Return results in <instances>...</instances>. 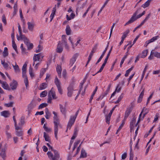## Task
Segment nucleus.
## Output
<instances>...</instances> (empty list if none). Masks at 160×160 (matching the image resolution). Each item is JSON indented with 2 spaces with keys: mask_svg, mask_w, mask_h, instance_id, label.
<instances>
[{
  "mask_svg": "<svg viewBox=\"0 0 160 160\" xmlns=\"http://www.w3.org/2000/svg\"><path fill=\"white\" fill-rule=\"evenodd\" d=\"M144 93V89L142 90L141 93L140 94L138 100V103H140L142 101L143 96Z\"/></svg>",
  "mask_w": 160,
  "mask_h": 160,
  "instance_id": "14",
  "label": "nucleus"
},
{
  "mask_svg": "<svg viewBox=\"0 0 160 160\" xmlns=\"http://www.w3.org/2000/svg\"><path fill=\"white\" fill-rule=\"evenodd\" d=\"M29 72L30 76L32 78L34 77V75L33 72V68L31 67V66H30L29 68Z\"/></svg>",
  "mask_w": 160,
  "mask_h": 160,
  "instance_id": "28",
  "label": "nucleus"
},
{
  "mask_svg": "<svg viewBox=\"0 0 160 160\" xmlns=\"http://www.w3.org/2000/svg\"><path fill=\"white\" fill-rule=\"evenodd\" d=\"M28 49L31 50L33 47V44L32 43H30L27 46Z\"/></svg>",
  "mask_w": 160,
  "mask_h": 160,
  "instance_id": "56",
  "label": "nucleus"
},
{
  "mask_svg": "<svg viewBox=\"0 0 160 160\" xmlns=\"http://www.w3.org/2000/svg\"><path fill=\"white\" fill-rule=\"evenodd\" d=\"M13 103L14 102H10L8 103H5L4 106L8 107H12Z\"/></svg>",
  "mask_w": 160,
  "mask_h": 160,
  "instance_id": "42",
  "label": "nucleus"
},
{
  "mask_svg": "<svg viewBox=\"0 0 160 160\" xmlns=\"http://www.w3.org/2000/svg\"><path fill=\"white\" fill-rule=\"evenodd\" d=\"M111 116H109L108 115V116H106V120L107 123L109 124L110 123V120Z\"/></svg>",
  "mask_w": 160,
  "mask_h": 160,
  "instance_id": "47",
  "label": "nucleus"
},
{
  "mask_svg": "<svg viewBox=\"0 0 160 160\" xmlns=\"http://www.w3.org/2000/svg\"><path fill=\"white\" fill-rule=\"evenodd\" d=\"M117 105H116L114 107L112 108V109L110 111V112L109 113L108 115L109 116H111L112 115V113L113 111L115 110L116 107L117 106Z\"/></svg>",
  "mask_w": 160,
  "mask_h": 160,
  "instance_id": "60",
  "label": "nucleus"
},
{
  "mask_svg": "<svg viewBox=\"0 0 160 160\" xmlns=\"http://www.w3.org/2000/svg\"><path fill=\"white\" fill-rule=\"evenodd\" d=\"M149 112V110L147 108H144V111L143 112H144V113H143L142 116V118H144L146 115Z\"/></svg>",
  "mask_w": 160,
  "mask_h": 160,
  "instance_id": "54",
  "label": "nucleus"
},
{
  "mask_svg": "<svg viewBox=\"0 0 160 160\" xmlns=\"http://www.w3.org/2000/svg\"><path fill=\"white\" fill-rule=\"evenodd\" d=\"M63 51V48L61 45V44L59 43L58 45L56 52L58 53H61Z\"/></svg>",
  "mask_w": 160,
  "mask_h": 160,
  "instance_id": "17",
  "label": "nucleus"
},
{
  "mask_svg": "<svg viewBox=\"0 0 160 160\" xmlns=\"http://www.w3.org/2000/svg\"><path fill=\"white\" fill-rule=\"evenodd\" d=\"M46 72L45 68H42L40 71V76L42 77Z\"/></svg>",
  "mask_w": 160,
  "mask_h": 160,
  "instance_id": "53",
  "label": "nucleus"
},
{
  "mask_svg": "<svg viewBox=\"0 0 160 160\" xmlns=\"http://www.w3.org/2000/svg\"><path fill=\"white\" fill-rule=\"evenodd\" d=\"M2 22H3L5 25H6L7 23V22L6 20V18L5 17V15L3 14L2 17Z\"/></svg>",
  "mask_w": 160,
  "mask_h": 160,
  "instance_id": "50",
  "label": "nucleus"
},
{
  "mask_svg": "<svg viewBox=\"0 0 160 160\" xmlns=\"http://www.w3.org/2000/svg\"><path fill=\"white\" fill-rule=\"evenodd\" d=\"M87 153L86 151L83 148H82L81 151V154L80 157V158H86L87 157Z\"/></svg>",
  "mask_w": 160,
  "mask_h": 160,
  "instance_id": "19",
  "label": "nucleus"
},
{
  "mask_svg": "<svg viewBox=\"0 0 160 160\" xmlns=\"http://www.w3.org/2000/svg\"><path fill=\"white\" fill-rule=\"evenodd\" d=\"M54 82L57 88L61 86V83L57 76L55 78Z\"/></svg>",
  "mask_w": 160,
  "mask_h": 160,
  "instance_id": "23",
  "label": "nucleus"
},
{
  "mask_svg": "<svg viewBox=\"0 0 160 160\" xmlns=\"http://www.w3.org/2000/svg\"><path fill=\"white\" fill-rule=\"evenodd\" d=\"M151 54H154V56L155 57L160 58V53L159 52H154L152 51H151Z\"/></svg>",
  "mask_w": 160,
  "mask_h": 160,
  "instance_id": "25",
  "label": "nucleus"
},
{
  "mask_svg": "<svg viewBox=\"0 0 160 160\" xmlns=\"http://www.w3.org/2000/svg\"><path fill=\"white\" fill-rule=\"evenodd\" d=\"M79 110L80 109H79L76 112L75 115L74 116H71V117L70 120L67 125V129L66 131V132L68 129H70L72 126L74 124Z\"/></svg>",
  "mask_w": 160,
  "mask_h": 160,
  "instance_id": "4",
  "label": "nucleus"
},
{
  "mask_svg": "<svg viewBox=\"0 0 160 160\" xmlns=\"http://www.w3.org/2000/svg\"><path fill=\"white\" fill-rule=\"evenodd\" d=\"M56 70L59 76L61 77L62 70L61 67L60 65H58L56 68Z\"/></svg>",
  "mask_w": 160,
  "mask_h": 160,
  "instance_id": "18",
  "label": "nucleus"
},
{
  "mask_svg": "<svg viewBox=\"0 0 160 160\" xmlns=\"http://www.w3.org/2000/svg\"><path fill=\"white\" fill-rule=\"evenodd\" d=\"M133 154L132 152H130L129 160H133Z\"/></svg>",
  "mask_w": 160,
  "mask_h": 160,
  "instance_id": "61",
  "label": "nucleus"
},
{
  "mask_svg": "<svg viewBox=\"0 0 160 160\" xmlns=\"http://www.w3.org/2000/svg\"><path fill=\"white\" fill-rule=\"evenodd\" d=\"M0 156L2 157L4 160H5L6 156L5 152H1L0 153Z\"/></svg>",
  "mask_w": 160,
  "mask_h": 160,
  "instance_id": "49",
  "label": "nucleus"
},
{
  "mask_svg": "<svg viewBox=\"0 0 160 160\" xmlns=\"http://www.w3.org/2000/svg\"><path fill=\"white\" fill-rule=\"evenodd\" d=\"M53 114H54L53 117V123L54 124V135L56 139H58V127L61 126L60 121L58 116L57 113L55 111L53 112Z\"/></svg>",
  "mask_w": 160,
  "mask_h": 160,
  "instance_id": "1",
  "label": "nucleus"
},
{
  "mask_svg": "<svg viewBox=\"0 0 160 160\" xmlns=\"http://www.w3.org/2000/svg\"><path fill=\"white\" fill-rule=\"evenodd\" d=\"M16 135L18 137L22 136L23 135V131L21 129L20 131L16 130Z\"/></svg>",
  "mask_w": 160,
  "mask_h": 160,
  "instance_id": "31",
  "label": "nucleus"
},
{
  "mask_svg": "<svg viewBox=\"0 0 160 160\" xmlns=\"http://www.w3.org/2000/svg\"><path fill=\"white\" fill-rule=\"evenodd\" d=\"M18 82L15 80H13L10 84L11 89L13 90L16 89L18 85Z\"/></svg>",
  "mask_w": 160,
  "mask_h": 160,
  "instance_id": "10",
  "label": "nucleus"
},
{
  "mask_svg": "<svg viewBox=\"0 0 160 160\" xmlns=\"http://www.w3.org/2000/svg\"><path fill=\"white\" fill-rule=\"evenodd\" d=\"M6 134L7 135V137L8 138H11V133L8 132V131L6 130Z\"/></svg>",
  "mask_w": 160,
  "mask_h": 160,
  "instance_id": "59",
  "label": "nucleus"
},
{
  "mask_svg": "<svg viewBox=\"0 0 160 160\" xmlns=\"http://www.w3.org/2000/svg\"><path fill=\"white\" fill-rule=\"evenodd\" d=\"M44 56L42 53H40L38 54H34L33 57V60L34 62L36 61H42Z\"/></svg>",
  "mask_w": 160,
  "mask_h": 160,
  "instance_id": "6",
  "label": "nucleus"
},
{
  "mask_svg": "<svg viewBox=\"0 0 160 160\" xmlns=\"http://www.w3.org/2000/svg\"><path fill=\"white\" fill-rule=\"evenodd\" d=\"M127 156V153L126 152L124 153L122 156V159H125Z\"/></svg>",
  "mask_w": 160,
  "mask_h": 160,
  "instance_id": "62",
  "label": "nucleus"
},
{
  "mask_svg": "<svg viewBox=\"0 0 160 160\" xmlns=\"http://www.w3.org/2000/svg\"><path fill=\"white\" fill-rule=\"evenodd\" d=\"M48 106V104L46 103H42L40 104L38 107V109L42 108L44 107H46Z\"/></svg>",
  "mask_w": 160,
  "mask_h": 160,
  "instance_id": "41",
  "label": "nucleus"
},
{
  "mask_svg": "<svg viewBox=\"0 0 160 160\" xmlns=\"http://www.w3.org/2000/svg\"><path fill=\"white\" fill-rule=\"evenodd\" d=\"M141 9V8H138L137 10L133 14L131 17H132V18L134 17H135V16H136L139 13V11H140Z\"/></svg>",
  "mask_w": 160,
  "mask_h": 160,
  "instance_id": "48",
  "label": "nucleus"
},
{
  "mask_svg": "<svg viewBox=\"0 0 160 160\" xmlns=\"http://www.w3.org/2000/svg\"><path fill=\"white\" fill-rule=\"evenodd\" d=\"M27 64L25 63L22 66V72H26Z\"/></svg>",
  "mask_w": 160,
  "mask_h": 160,
  "instance_id": "52",
  "label": "nucleus"
},
{
  "mask_svg": "<svg viewBox=\"0 0 160 160\" xmlns=\"http://www.w3.org/2000/svg\"><path fill=\"white\" fill-rule=\"evenodd\" d=\"M81 144H80L79 146V147L78 148H77V152H76V154H75L74 155V157H75L76 155L78 154V153H79V152L80 151V149H81Z\"/></svg>",
  "mask_w": 160,
  "mask_h": 160,
  "instance_id": "58",
  "label": "nucleus"
},
{
  "mask_svg": "<svg viewBox=\"0 0 160 160\" xmlns=\"http://www.w3.org/2000/svg\"><path fill=\"white\" fill-rule=\"evenodd\" d=\"M68 96L69 97H71L73 91V84H70L68 88Z\"/></svg>",
  "mask_w": 160,
  "mask_h": 160,
  "instance_id": "9",
  "label": "nucleus"
},
{
  "mask_svg": "<svg viewBox=\"0 0 160 160\" xmlns=\"http://www.w3.org/2000/svg\"><path fill=\"white\" fill-rule=\"evenodd\" d=\"M119 85L118 84V85L117 86L116 88L115 89V91L116 92H118L120 91V90L121 89V88L120 87L119 88Z\"/></svg>",
  "mask_w": 160,
  "mask_h": 160,
  "instance_id": "57",
  "label": "nucleus"
},
{
  "mask_svg": "<svg viewBox=\"0 0 160 160\" xmlns=\"http://www.w3.org/2000/svg\"><path fill=\"white\" fill-rule=\"evenodd\" d=\"M85 82H86V79H84L83 80L82 82H81V83H80V85L79 86L80 89H79V92H81V91H82V90L83 88V85L85 83Z\"/></svg>",
  "mask_w": 160,
  "mask_h": 160,
  "instance_id": "33",
  "label": "nucleus"
},
{
  "mask_svg": "<svg viewBox=\"0 0 160 160\" xmlns=\"http://www.w3.org/2000/svg\"><path fill=\"white\" fill-rule=\"evenodd\" d=\"M18 29L19 32V36H21L22 35H23L22 34V30H21L20 25L19 24H18Z\"/></svg>",
  "mask_w": 160,
  "mask_h": 160,
  "instance_id": "55",
  "label": "nucleus"
},
{
  "mask_svg": "<svg viewBox=\"0 0 160 160\" xmlns=\"http://www.w3.org/2000/svg\"><path fill=\"white\" fill-rule=\"evenodd\" d=\"M43 134V137L45 138V140L46 141L50 142V140L49 138V135L48 134H47L45 132H44Z\"/></svg>",
  "mask_w": 160,
  "mask_h": 160,
  "instance_id": "27",
  "label": "nucleus"
},
{
  "mask_svg": "<svg viewBox=\"0 0 160 160\" xmlns=\"http://www.w3.org/2000/svg\"><path fill=\"white\" fill-rule=\"evenodd\" d=\"M159 38V36H157L153 37L152 38L149 40L151 42H153L157 40Z\"/></svg>",
  "mask_w": 160,
  "mask_h": 160,
  "instance_id": "43",
  "label": "nucleus"
},
{
  "mask_svg": "<svg viewBox=\"0 0 160 160\" xmlns=\"http://www.w3.org/2000/svg\"><path fill=\"white\" fill-rule=\"evenodd\" d=\"M47 87V84L46 83H42L40 85V89L42 90L45 89Z\"/></svg>",
  "mask_w": 160,
  "mask_h": 160,
  "instance_id": "37",
  "label": "nucleus"
},
{
  "mask_svg": "<svg viewBox=\"0 0 160 160\" xmlns=\"http://www.w3.org/2000/svg\"><path fill=\"white\" fill-rule=\"evenodd\" d=\"M1 114L5 118H7L9 117L10 114L9 111H4L1 112Z\"/></svg>",
  "mask_w": 160,
  "mask_h": 160,
  "instance_id": "15",
  "label": "nucleus"
},
{
  "mask_svg": "<svg viewBox=\"0 0 160 160\" xmlns=\"http://www.w3.org/2000/svg\"><path fill=\"white\" fill-rule=\"evenodd\" d=\"M57 98V97L56 96L55 92L54 90V88H52L48 93V103H51L52 99H56Z\"/></svg>",
  "mask_w": 160,
  "mask_h": 160,
  "instance_id": "3",
  "label": "nucleus"
},
{
  "mask_svg": "<svg viewBox=\"0 0 160 160\" xmlns=\"http://www.w3.org/2000/svg\"><path fill=\"white\" fill-rule=\"evenodd\" d=\"M3 55L4 57H6L8 55V51H3Z\"/></svg>",
  "mask_w": 160,
  "mask_h": 160,
  "instance_id": "64",
  "label": "nucleus"
},
{
  "mask_svg": "<svg viewBox=\"0 0 160 160\" xmlns=\"http://www.w3.org/2000/svg\"><path fill=\"white\" fill-rule=\"evenodd\" d=\"M66 33L67 35L71 34L72 30L69 25H67L66 29Z\"/></svg>",
  "mask_w": 160,
  "mask_h": 160,
  "instance_id": "16",
  "label": "nucleus"
},
{
  "mask_svg": "<svg viewBox=\"0 0 160 160\" xmlns=\"http://www.w3.org/2000/svg\"><path fill=\"white\" fill-rule=\"evenodd\" d=\"M47 92L46 91H44L42 92L40 94V97H44L47 96Z\"/></svg>",
  "mask_w": 160,
  "mask_h": 160,
  "instance_id": "40",
  "label": "nucleus"
},
{
  "mask_svg": "<svg viewBox=\"0 0 160 160\" xmlns=\"http://www.w3.org/2000/svg\"><path fill=\"white\" fill-rule=\"evenodd\" d=\"M152 0H148L144 4H142L141 7H143V8H145L148 7L149 6Z\"/></svg>",
  "mask_w": 160,
  "mask_h": 160,
  "instance_id": "20",
  "label": "nucleus"
},
{
  "mask_svg": "<svg viewBox=\"0 0 160 160\" xmlns=\"http://www.w3.org/2000/svg\"><path fill=\"white\" fill-rule=\"evenodd\" d=\"M47 145L49 149H51L52 151H53L54 153V155L51 152H48L47 154L50 160H58L60 158V155L58 152L53 149L52 147L48 143H47Z\"/></svg>",
  "mask_w": 160,
  "mask_h": 160,
  "instance_id": "2",
  "label": "nucleus"
},
{
  "mask_svg": "<svg viewBox=\"0 0 160 160\" xmlns=\"http://www.w3.org/2000/svg\"><path fill=\"white\" fill-rule=\"evenodd\" d=\"M123 93H122L121 94L120 96L118 98V100L115 102V103H118L121 100L123 97Z\"/></svg>",
  "mask_w": 160,
  "mask_h": 160,
  "instance_id": "44",
  "label": "nucleus"
},
{
  "mask_svg": "<svg viewBox=\"0 0 160 160\" xmlns=\"http://www.w3.org/2000/svg\"><path fill=\"white\" fill-rule=\"evenodd\" d=\"M1 64H2L5 68L7 69L8 67V64L5 62V61L1 60Z\"/></svg>",
  "mask_w": 160,
  "mask_h": 160,
  "instance_id": "35",
  "label": "nucleus"
},
{
  "mask_svg": "<svg viewBox=\"0 0 160 160\" xmlns=\"http://www.w3.org/2000/svg\"><path fill=\"white\" fill-rule=\"evenodd\" d=\"M45 112L46 113V115L45 116V118L46 119H48L49 118L50 112L47 108H45Z\"/></svg>",
  "mask_w": 160,
  "mask_h": 160,
  "instance_id": "29",
  "label": "nucleus"
},
{
  "mask_svg": "<svg viewBox=\"0 0 160 160\" xmlns=\"http://www.w3.org/2000/svg\"><path fill=\"white\" fill-rule=\"evenodd\" d=\"M78 56V53H75L73 55L72 58L70 60L69 65L70 66V68H71L74 63Z\"/></svg>",
  "mask_w": 160,
  "mask_h": 160,
  "instance_id": "8",
  "label": "nucleus"
},
{
  "mask_svg": "<svg viewBox=\"0 0 160 160\" xmlns=\"http://www.w3.org/2000/svg\"><path fill=\"white\" fill-rule=\"evenodd\" d=\"M17 39L18 40H23L24 43L26 46L28 45L30 43L29 40L24 35L21 36H18L17 35Z\"/></svg>",
  "mask_w": 160,
  "mask_h": 160,
  "instance_id": "5",
  "label": "nucleus"
},
{
  "mask_svg": "<svg viewBox=\"0 0 160 160\" xmlns=\"http://www.w3.org/2000/svg\"><path fill=\"white\" fill-rule=\"evenodd\" d=\"M66 36L65 35H63L62 36V43L63 44L67 43V42H66Z\"/></svg>",
  "mask_w": 160,
  "mask_h": 160,
  "instance_id": "38",
  "label": "nucleus"
},
{
  "mask_svg": "<svg viewBox=\"0 0 160 160\" xmlns=\"http://www.w3.org/2000/svg\"><path fill=\"white\" fill-rule=\"evenodd\" d=\"M12 66L16 73H18L20 72V69L18 65L16 64L15 66L12 65Z\"/></svg>",
  "mask_w": 160,
  "mask_h": 160,
  "instance_id": "26",
  "label": "nucleus"
},
{
  "mask_svg": "<svg viewBox=\"0 0 160 160\" xmlns=\"http://www.w3.org/2000/svg\"><path fill=\"white\" fill-rule=\"evenodd\" d=\"M142 16L141 14H140L138 15L137 16H135L132 18V17H131L129 20L125 24L124 26H126L129 24L135 21L141 17Z\"/></svg>",
  "mask_w": 160,
  "mask_h": 160,
  "instance_id": "7",
  "label": "nucleus"
},
{
  "mask_svg": "<svg viewBox=\"0 0 160 160\" xmlns=\"http://www.w3.org/2000/svg\"><path fill=\"white\" fill-rule=\"evenodd\" d=\"M62 74L63 77L65 78H66V74H67V72H66V70L64 69L63 70L62 73Z\"/></svg>",
  "mask_w": 160,
  "mask_h": 160,
  "instance_id": "63",
  "label": "nucleus"
},
{
  "mask_svg": "<svg viewBox=\"0 0 160 160\" xmlns=\"http://www.w3.org/2000/svg\"><path fill=\"white\" fill-rule=\"evenodd\" d=\"M93 53H93L92 52H91L89 54V56L88 58V61H87V64H86V67L87 66V65L88 64V63L90 62V61L91 60V58H92V56H93Z\"/></svg>",
  "mask_w": 160,
  "mask_h": 160,
  "instance_id": "30",
  "label": "nucleus"
},
{
  "mask_svg": "<svg viewBox=\"0 0 160 160\" xmlns=\"http://www.w3.org/2000/svg\"><path fill=\"white\" fill-rule=\"evenodd\" d=\"M2 84V87L4 89L8 90H10V88L8 85L7 83L6 82H2L1 83Z\"/></svg>",
  "mask_w": 160,
  "mask_h": 160,
  "instance_id": "13",
  "label": "nucleus"
},
{
  "mask_svg": "<svg viewBox=\"0 0 160 160\" xmlns=\"http://www.w3.org/2000/svg\"><path fill=\"white\" fill-rule=\"evenodd\" d=\"M13 8H14V11L13 13V15H15L16 14V12H17V3H15L14 4V6L13 7Z\"/></svg>",
  "mask_w": 160,
  "mask_h": 160,
  "instance_id": "46",
  "label": "nucleus"
},
{
  "mask_svg": "<svg viewBox=\"0 0 160 160\" xmlns=\"http://www.w3.org/2000/svg\"><path fill=\"white\" fill-rule=\"evenodd\" d=\"M24 117L22 116L21 118V119L20 120V122L19 123V125L22 126L24 124Z\"/></svg>",
  "mask_w": 160,
  "mask_h": 160,
  "instance_id": "36",
  "label": "nucleus"
},
{
  "mask_svg": "<svg viewBox=\"0 0 160 160\" xmlns=\"http://www.w3.org/2000/svg\"><path fill=\"white\" fill-rule=\"evenodd\" d=\"M27 24L28 25V28L29 30L30 31L32 30L34 26V23L33 22H28Z\"/></svg>",
  "mask_w": 160,
  "mask_h": 160,
  "instance_id": "21",
  "label": "nucleus"
},
{
  "mask_svg": "<svg viewBox=\"0 0 160 160\" xmlns=\"http://www.w3.org/2000/svg\"><path fill=\"white\" fill-rule=\"evenodd\" d=\"M60 109V111L61 113L65 116V117L66 116V107H63V105L61 104H59Z\"/></svg>",
  "mask_w": 160,
  "mask_h": 160,
  "instance_id": "12",
  "label": "nucleus"
},
{
  "mask_svg": "<svg viewBox=\"0 0 160 160\" xmlns=\"http://www.w3.org/2000/svg\"><path fill=\"white\" fill-rule=\"evenodd\" d=\"M98 46V44H96L92 48V50L91 51V52L94 53L96 52L97 49V47Z\"/></svg>",
  "mask_w": 160,
  "mask_h": 160,
  "instance_id": "39",
  "label": "nucleus"
},
{
  "mask_svg": "<svg viewBox=\"0 0 160 160\" xmlns=\"http://www.w3.org/2000/svg\"><path fill=\"white\" fill-rule=\"evenodd\" d=\"M147 53L148 50H147L143 51L142 52V54H140L141 56V58H144L147 56Z\"/></svg>",
  "mask_w": 160,
  "mask_h": 160,
  "instance_id": "32",
  "label": "nucleus"
},
{
  "mask_svg": "<svg viewBox=\"0 0 160 160\" xmlns=\"http://www.w3.org/2000/svg\"><path fill=\"white\" fill-rule=\"evenodd\" d=\"M24 82L25 83V85L26 87V88L27 89H28V78H24Z\"/></svg>",
  "mask_w": 160,
  "mask_h": 160,
  "instance_id": "51",
  "label": "nucleus"
},
{
  "mask_svg": "<svg viewBox=\"0 0 160 160\" xmlns=\"http://www.w3.org/2000/svg\"><path fill=\"white\" fill-rule=\"evenodd\" d=\"M147 67H148V66L147 65H146L145 66V67L144 69V70L143 71V73H142V78H141V81L143 79V78H144V75L145 74V72H146V70H147Z\"/></svg>",
  "mask_w": 160,
  "mask_h": 160,
  "instance_id": "45",
  "label": "nucleus"
},
{
  "mask_svg": "<svg viewBox=\"0 0 160 160\" xmlns=\"http://www.w3.org/2000/svg\"><path fill=\"white\" fill-rule=\"evenodd\" d=\"M132 110V108L131 107L127 109V110L126 111L125 113V116L124 117V120H126L127 118L129 116Z\"/></svg>",
  "mask_w": 160,
  "mask_h": 160,
  "instance_id": "11",
  "label": "nucleus"
},
{
  "mask_svg": "<svg viewBox=\"0 0 160 160\" xmlns=\"http://www.w3.org/2000/svg\"><path fill=\"white\" fill-rule=\"evenodd\" d=\"M130 31L129 29H127L124 32H123V35L122 37V38L123 39H125V38L127 37L128 34L129 33Z\"/></svg>",
  "mask_w": 160,
  "mask_h": 160,
  "instance_id": "24",
  "label": "nucleus"
},
{
  "mask_svg": "<svg viewBox=\"0 0 160 160\" xmlns=\"http://www.w3.org/2000/svg\"><path fill=\"white\" fill-rule=\"evenodd\" d=\"M136 119L134 118H133L130 124V127L131 130H132L133 128L134 127V125L136 122Z\"/></svg>",
  "mask_w": 160,
  "mask_h": 160,
  "instance_id": "22",
  "label": "nucleus"
},
{
  "mask_svg": "<svg viewBox=\"0 0 160 160\" xmlns=\"http://www.w3.org/2000/svg\"><path fill=\"white\" fill-rule=\"evenodd\" d=\"M133 68V66H132L131 68H130L129 69L127 70L126 71V73L125 74V77H127L128 76V75H129V73L132 71Z\"/></svg>",
  "mask_w": 160,
  "mask_h": 160,
  "instance_id": "34",
  "label": "nucleus"
}]
</instances>
